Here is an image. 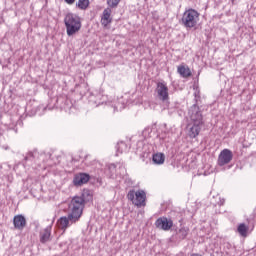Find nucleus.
<instances>
[{
    "instance_id": "obj_3",
    "label": "nucleus",
    "mask_w": 256,
    "mask_h": 256,
    "mask_svg": "<svg viewBox=\"0 0 256 256\" xmlns=\"http://www.w3.org/2000/svg\"><path fill=\"white\" fill-rule=\"evenodd\" d=\"M181 23L186 29H193V27H197V23H199V12L195 9L186 10L183 13Z\"/></svg>"
},
{
    "instance_id": "obj_5",
    "label": "nucleus",
    "mask_w": 256,
    "mask_h": 256,
    "mask_svg": "<svg viewBox=\"0 0 256 256\" xmlns=\"http://www.w3.org/2000/svg\"><path fill=\"white\" fill-rule=\"evenodd\" d=\"M155 92L157 93L159 101H162V103H169V88L165 82H158Z\"/></svg>"
},
{
    "instance_id": "obj_7",
    "label": "nucleus",
    "mask_w": 256,
    "mask_h": 256,
    "mask_svg": "<svg viewBox=\"0 0 256 256\" xmlns=\"http://www.w3.org/2000/svg\"><path fill=\"white\" fill-rule=\"evenodd\" d=\"M233 161V152L229 149H224L220 152L218 156V165L219 167H223L224 165H228Z\"/></svg>"
},
{
    "instance_id": "obj_16",
    "label": "nucleus",
    "mask_w": 256,
    "mask_h": 256,
    "mask_svg": "<svg viewBox=\"0 0 256 256\" xmlns=\"http://www.w3.org/2000/svg\"><path fill=\"white\" fill-rule=\"evenodd\" d=\"M237 231L241 237H247V232L249 231V227L245 225V223L239 224Z\"/></svg>"
},
{
    "instance_id": "obj_4",
    "label": "nucleus",
    "mask_w": 256,
    "mask_h": 256,
    "mask_svg": "<svg viewBox=\"0 0 256 256\" xmlns=\"http://www.w3.org/2000/svg\"><path fill=\"white\" fill-rule=\"evenodd\" d=\"M129 201H132L136 207H145V200L147 199V194L143 190H130L127 194Z\"/></svg>"
},
{
    "instance_id": "obj_20",
    "label": "nucleus",
    "mask_w": 256,
    "mask_h": 256,
    "mask_svg": "<svg viewBox=\"0 0 256 256\" xmlns=\"http://www.w3.org/2000/svg\"><path fill=\"white\" fill-rule=\"evenodd\" d=\"M123 147H127V145L125 144V142H120L118 143V147H117V151L118 153H123Z\"/></svg>"
},
{
    "instance_id": "obj_9",
    "label": "nucleus",
    "mask_w": 256,
    "mask_h": 256,
    "mask_svg": "<svg viewBox=\"0 0 256 256\" xmlns=\"http://www.w3.org/2000/svg\"><path fill=\"white\" fill-rule=\"evenodd\" d=\"M158 229H162V231H169L171 227H173V220L167 219L165 217L158 218L155 223Z\"/></svg>"
},
{
    "instance_id": "obj_14",
    "label": "nucleus",
    "mask_w": 256,
    "mask_h": 256,
    "mask_svg": "<svg viewBox=\"0 0 256 256\" xmlns=\"http://www.w3.org/2000/svg\"><path fill=\"white\" fill-rule=\"evenodd\" d=\"M152 161L155 165H163L165 163V154L156 153L152 156Z\"/></svg>"
},
{
    "instance_id": "obj_8",
    "label": "nucleus",
    "mask_w": 256,
    "mask_h": 256,
    "mask_svg": "<svg viewBox=\"0 0 256 256\" xmlns=\"http://www.w3.org/2000/svg\"><path fill=\"white\" fill-rule=\"evenodd\" d=\"M89 179H91V176L87 173H79L76 174L73 178V184L75 187H81L82 185H85V183H89Z\"/></svg>"
},
{
    "instance_id": "obj_22",
    "label": "nucleus",
    "mask_w": 256,
    "mask_h": 256,
    "mask_svg": "<svg viewBox=\"0 0 256 256\" xmlns=\"http://www.w3.org/2000/svg\"><path fill=\"white\" fill-rule=\"evenodd\" d=\"M218 205L220 206L225 205V198L220 199V201L218 202Z\"/></svg>"
},
{
    "instance_id": "obj_6",
    "label": "nucleus",
    "mask_w": 256,
    "mask_h": 256,
    "mask_svg": "<svg viewBox=\"0 0 256 256\" xmlns=\"http://www.w3.org/2000/svg\"><path fill=\"white\" fill-rule=\"evenodd\" d=\"M189 115L192 123L203 125V114L201 113V110L197 104L191 106L189 109Z\"/></svg>"
},
{
    "instance_id": "obj_23",
    "label": "nucleus",
    "mask_w": 256,
    "mask_h": 256,
    "mask_svg": "<svg viewBox=\"0 0 256 256\" xmlns=\"http://www.w3.org/2000/svg\"><path fill=\"white\" fill-rule=\"evenodd\" d=\"M65 3H67L68 5H73V3H75V0H65Z\"/></svg>"
},
{
    "instance_id": "obj_13",
    "label": "nucleus",
    "mask_w": 256,
    "mask_h": 256,
    "mask_svg": "<svg viewBox=\"0 0 256 256\" xmlns=\"http://www.w3.org/2000/svg\"><path fill=\"white\" fill-rule=\"evenodd\" d=\"M101 23H102V25H104V27H107V25H109V23H111V9L110 8H106L103 11Z\"/></svg>"
},
{
    "instance_id": "obj_19",
    "label": "nucleus",
    "mask_w": 256,
    "mask_h": 256,
    "mask_svg": "<svg viewBox=\"0 0 256 256\" xmlns=\"http://www.w3.org/2000/svg\"><path fill=\"white\" fill-rule=\"evenodd\" d=\"M119 3H121V0H107V5H109L112 9H114V7H117Z\"/></svg>"
},
{
    "instance_id": "obj_12",
    "label": "nucleus",
    "mask_w": 256,
    "mask_h": 256,
    "mask_svg": "<svg viewBox=\"0 0 256 256\" xmlns=\"http://www.w3.org/2000/svg\"><path fill=\"white\" fill-rule=\"evenodd\" d=\"M51 241V226L46 227L43 232L40 233V242L47 243Z\"/></svg>"
},
{
    "instance_id": "obj_17",
    "label": "nucleus",
    "mask_w": 256,
    "mask_h": 256,
    "mask_svg": "<svg viewBox=\"0 0 256 256\" xmlns=\"http://www.w3.org/2000/svg\"><path fill=\"white\" fill-rule=\"evenodd\" d=\"M89 3V0H78V2L76 3V7H78V9H81V11H85L87 7H89Z\"/></svg>"
},
{
    "instance_id": "obj_10",
    "label": "nucleus",
    "mask_w": 256,
    "mask_h": 256,
    "mask_svg": "<svg viewBox=\"0 0 256 256\" xmlns=\"http://www.w3.org/2000/svg\"><path fill=\"white\" fill-rule=\"evenodd\" d=\"M13 225L14 228L17 229L18 231H23V229L27 227V219H25V216L21 214L16 215L13 218Z\"/></svg>"
},
{
    "instance_id": "obj_21",
    "label": "nucleus",
    "mask_w": 256,
    "mask_h": 256,
    "mask_svg": "<svg viewBox=\"0 0 256 256\" xmlns=\"http://www.w3.org/2000/svg\"><path fill=\"white\" fill-rule=\"evenodd\" d=\"M33 159H34L33 152H29V153L25 156V158H24L25 161H33Z\"/></svg>"
},
{
    "instance_id": "obj_15",
    "label": "nucleus",
    "mask_w": 256,
    "mask_h": 256,
    "mask_svg": "<svg viewBox=\"0 0 256 256\" xmlns=\"http://www.w3.org/2000/svg\"><path fill=\"white\" fill-rule=\"evenodd\" d=\"M178 73L179 75H181V77L184 78L191 77V70L189 68H186L185 66H179Z\"/></svg>"
},
{
    "instance_id": "obj_11",
    "label": "nucleus",
    "mask_w": 256,
    "mask_h": 256,
    "mask_svg": "<svg viewBox=\"0 0 256 256\" xmlns=\"http://www.w3.org/2000/svg\"><path fill=\"white\" fill-rule=\"evenodd\" d=\"M201 127H203V124H195L193 123L192 125H188V137L190 139H195L201 133Z\"/></svg>"
},
{
    "instance_id": "obj_18",
    "label": "nucleus",
    "mask_w": 256,
    "mask_h": 256,
    "mask_svg": "<svg viewBox=\"0 0 256 256\" xmlns=\"http://www.w3.org/2000/svg\"><path fill=\"white\" fill-rule=\"evenodd\" d=\"M187 235H189V230H187L186 228H181L178 231V236L180 239H185V237H187Z\"/></svg>"
},
{
    "instance_id": "obj_1",
    "label": "nucleus",
    "mask_w": 256,
    "mask_h": 256,
    "mask_svg": "<svg viewBox=\"0 0 256 256\" xmlns=\"http://www.w3.org/2000/svg\"><path fill=\"white\" fill-rule=\"evenodd\" d=\"M93 196L89 194L87 189L82 191L81 196H75L69 205L70 213L67 216H62L58 219V227L62 229V231H66L73 223H77L79 219H81V215H83V209H85V203L87 201H91Z\"/></svg>"
},
{
    "instance_id": "obj_2",
    "label": "nucleus",
    "mask_w": 256,
    "mask_h": 256,
    "mask_svg": "<svg viewBox=\"0 0 256 256\" xmlns=\"http://www.w3.org/2000/svg\"><path fill=\"white\" fill-rule=\"evenodd\" d=\"M66 33L68 37L75 35L81 30V18L77 14L68 13L64 18Z\"/></svg>"
}]
</instances>
